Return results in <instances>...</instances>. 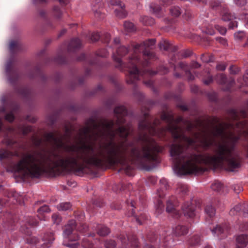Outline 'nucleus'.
<instances>
[{
	"label": "nucleus",
	"instance_id": "obj_1",
	"mask_svg": "<svg viewBox=\"0 0 248 248\" xmlns=\"http://www.w3.org/2000/svg\"><path fill=\"white\" fill-rule=\"evenodd\" d=\"M114 113L116 118V124L118 126L115 130L113 129V120L104 119L97 124L93 118L87 120L86 126L80 129V137L91 139L93 137L94 141L98 138H108L109 140L100 145L96 152L91 144L84 143L80 147L65 145L62 138L56 136V134L60 135L59 132H51L45 134L46 141L58 148L63 149V153L49 152L47 154H43L37 152V155L27 153L15 163L13 158L20 157L19 150L23 148V145L20 140L6 137L3 142L13 151L1 149L0 161L7 171L18 173L23 181L28 178H38L48 172L61 173L71 170L76 174H82L89 166L100 168L104 166H120L129 176L133 174V167L130 162L149 169L157 160L155 152L159 151V147L145 134L138 135L137 140L141 142L140 148L131 141L115 142L116 134L126 141L133 130L130 123L123 125L125 123L124 117L127 114L124 106L116 107Z\"/></svg>",
	"mask_w": 248,
	"mask_h": 248
},
{
	"label": "nucleus",
	"instance_id": "obj_2",
	"mask_svg": "<svg viewBox=\"0 0 248 248\" xmlns=\"http://www.w3.org/2000/svg\"><path fill=\"white\" fill-rule=\"evenodd\" d=\"M229 116L234 122H220L217 117H214V130L212 132L214 137L220 138L223 143L218 145L216 151V155L210 153L204 154L187 153L184 151V146L181 143L172 144L170 147V155L172 157L173 169L179 175L197 174L203 171L200 165L216 169L225 165L230 171H234L241 166V157L238 154L234 151L240 136L235 135L230 131L228 134L226 131L235 128L243 129L246 123L240 121L241 118L247 117L245 109L238 111L230 109L228 111Z\"/></svg>",
	"mask_w": 248,
	"mask_h": 248
},
{
	"label": "nucleus",
	"instance_id": "obj_3",
	"mask_svg": "<svg viewBox=\"0 0 248 248\" xmlns=\"http://www.w3.org/2000/svg\"><path fill=\"white\" fill-rule=\"evenodd\" d=\"M204 127L203 122L200 119H197L195 124L185 120L183 117L179 116L174 118L171 112H163L160 119L154 118L148 112H145L138 124L139 131L138 135H145L151 140H153L155 146L159 147V151L155 152L157 160L154 162L149 169H146L140 164H135L138 167L146 170H150L155 168L160 162L159 154L161 153L164 148L159 145L151 136H164L167 131L171 133L175 140L185 142L187 146L194 145L197 140H200L202 147L205 149H209L215 142V139L208 137L205 131L204 134L200 138L201 134L199 132H193L194 128L201 129Z\"/></svg>",
	"mask_w": 248,
	"mask_h": 248
},
{
	"label": "nucleus",
	"instance_id": "obj_4",
	"mask_svg": "<svg viewBox=\"0 0 248 248\" xmlns=\"http://www.w3.org/2000/svg\"><path fill=\"white\" fill-rule=\"evenodd\" d=\"M155 43V39L147 40L140 44L132 46V54L130 56L126 63L121 61V58L125 56L129 49L121 46L117 49L116 53L113 54V59L116 62V67L122 71L128 72L126 81L128 84H135L140 80V77L144 78L155 75L157 71L149 69L148 67L152 62L155 61L157 57L153 50Z\"/></svg>",
	"mask_w": 248,
	"mask_h": 248
},
{
	"label": "nucleus",
	"instance_id": "obj_5",
	"mask_svg": "<svg viewBox=\"0 0 248 248\" xmlns=\"http://www.w3.org/2000/svg\"><path fill=\"white\" fill-rule=\"evenodd\" d=\"M168 231L163 233L159 237L160 246L156 248L153 244L157 238L155 232H150L146 235L143 248H170V242L172 239L170 234H167Z\"/></svg>",
	"mask_w": 248,
	"mask_h": 248
},
{
	"label": "nucleus",
	"instance_id": "obj_6",
	"mask_svg": "<svg viewBox=\"0 0 248 248\" xmlns=\"http://www.w3.org/2000/svg\"><path fill=\"white\" fill-rule=\"evenodd\" d=\"M160 187L157 190V194L160 199L163 198L165 195L166 193L165 191L166 190L168 187L167 181L165 178H162L160 180ZM164 204L161 199H157L155 203L156 212L157 214H160L164 211Z\"/></svg>",
	"mask_w": 248,
	"mask_h": 248
},
{
	"label": "nucleus",
	"instance_id": "obj_7",
	"mask_svg": "<svg viewBox=\"0 0 248 248\" xmlns=\"http://www.w3.org/2000/svg\"><path fill=\"white\" fill-rule=\"evenodd\" d=\"M118 238L121 242V248H140L137 237L134 234L127 235L121 233L118 236Z\"/></svg>",
	"mask_w": 248,
	"mask_h": 248
},
{
	"label": "nucleus",
	"instance_id": "obj_8",
	"mask_svg": "<svg viewBox=\"0 0 248 248\" xmlns=\"http://www.w3.org/2000/svg\"><path fill=\"white\" fill-rule=\"evenodd\" d=\"M6 73L9 82L15 86L19 78L17 69L14 67V61L9 60L6 64Z\"/></svg>",
	"mask_w": 248,
	"mask_h": 248
},
{
	"label": "nucleus",
	"instance_id": "obj_9",
	"mask_svg": "<svg viewBox=\"0 0 248 248\" xmlns=\"http://www.w3.org/2000/svg\"><path fill=\"white\" fill-rule=\"evenodd\" d=\"M211 7L214 10H217L220 11L222 19L224 21H231L234 18L233 15H232L229 12L225 5L222 4L218 0L212 2Z\"/></svg>",
	"mask_w": 248,
	"mask_h": 248
},
{
	"label": "nucleus",
	"instance_id": "obj_10",
	"mask_svg": "<svg viewBox=\"0 0 248 248\" xmlns=\"http://www.w3.org/2000/svg\"><path fill=\"white\" fill-rule=\"evenodd\" d=\"M77 223L75 220H70L63 229L64 237L68 238L70 241H76L79 240V236L75 233H73Z\"/></svg>",
	"mask_w": 248,
	"mask_h": 248
},
{
	"label": "nucleus",
	"instance_id": "obj_11",
	"mask_svg": "<svg viewBox=\"0 0 248 248\" xmlns=\"http://www.w3.org/2000/svg\"><path fill=\"white\" fill-rule=\"evenodd\" d=\"M0 223H2L5 229L11 230L14 229V227L17 224L15 221V217L9 213L0 214Z\"/></svg>",
	"mask_w": 248,
	"mask_h": 248
},
{
	"label": "nucleus",
	"instance_id": "obj_12",
	"mask_svg": "<svg viewBox=\"0 0 248 248\" xmlns=\"http://www.w3.org/2000/svg\"><path fill=\"white\" fill-rule=\"evenodd\" d=\"M216 81L223 86L225 91H229L235 83V81L232 78H227L225 75L218 74L215 77Z\"/></svg>",
	"mask_w": 248,
	"mask_h": 248
},
{
	"label": "nucleus",
	"instance_id": "obj_13",
	"mask_svg": "<svg viewBox=\"0 0 248 248\" xmlns=\"http://www.w3.org/2000/svg\"><path fill=\"white\" fill-rule=\"evenodd\" d=\"M176 204L175 198L171 197L167 202L166 211L169 213H172L174 217L178 218L181 217V213L176 209Z\"/></svg>",
	"mask_w": 248,
	"mask_h": 248
},
{
	"label": "nucleus",
	"instance_id": "obj_14",
	"mask_svg": "<svg viewBox=\"0 0 248 248\" xmlns=\"http://www.w3.org/2000/svg\"><path fill=\"white\" fill-rule=\"evenodd\" d=\"M215 202H210L206 204L204 211L206 214V222L209 224L212 223L213 218L216 214V209L214 207Z\"/></svg>",
	"mask_w": 248,
	"mask_h": 248
},
{
	"label": "nucleus",
	"instance_id": "obj_15",
	"mask_svg": "<svg viewBox=\"0 0 248 248\" xmlns=\"http://www.w3.org/2000/svg\"><path fill=\"white\" fill-rule=\"evenodd\" d=\"M182 210L185 216L193 218L196 215L195 207L191 202H185L182 206Z\"/></svg>",
	"mask_w": 248,
	"mask_h": 248
},
{
	"label": "nucleus",
	"instance_id": "obj_16",
	"mask_svg": "<svg viewBox=\"0 0 248 248\" xmlns=\"http://www.w3.org/2000/svg\"><path fill=\"white\" fill-rule=\"evenodd\" d=\"M9 130L15 134L16 135L27 136L29 133L32 131V127L30 125H19L16 128L10 127Z\"/></svg>",
	"mask_w": 248,
	"mask_h": 248
},
{
	"label": "nucleus",
	"instance_id": "obj_17",
	"mask_svg": "<svg viewBox=\"0 0 248 248\" xmlns=\"http://www.w3.org/2000/svg\"><path fill=\"white\" fill-rule=\"evenodd\" d=\"M75 216L77 220L79 222V225L77 228V231L83 233H85L88 230V227L86 224L81 222L84 219V214L82 212H77L75 213Z\"/></svg>",
	"mask_w": 248,
	"mask_h": 248
},
{
	"label": "nucleus",
	"instance_id": "obj_18",
	"mask_svg": "<svg viewBox=\"0 0 248 248\" xmlns=\"http://www.w3.org/2000/svg\"><path fill=\"white\" fill-rule=\"evenodd\" d=\"M81 47L80 40L78 38L71 39L67 45L68 52L74 53L78 50Z\"/></svg>",
	"mask_w": 248,
	"mask_h": 248
},
{
	"label": "nucleus",
	"instance_id": "obj_19",
	"mask_svg": "<svg viewBox=\"0 0 248 248\" xmlns=\"http://www.w3.org/2000/svg\"><path fill=\"white\" fill-rule=\"evenodd\" d=\"M241 211L243 212L245 216L248 215V205L246 203L244 204H238L232 209L229 214L231 216L236 215Z\"/></svg>",
	"mask_w": 248,
	"mask_h": 248
},
{
	"label": "nucleus",
	"instance_id": "obj_20",
	"mask_svg": "<svg viewBox=\"0 0 248 248\" xmlns=\"http://www.w3.org/2000/svg\"><path fill=\"white\" fill-rule=\"evenodd\" d=\"M100 39L103 42L108 44L110 41V35L108 33H104L101 35L98 32H94L92 33L91 39L93 42H96Z\"/></svg>",
	"mask_w": 248,
	"mask_h": 248
},
{
	"label": "nucleus",
	"instance_id": "obj_21",
	"mask_svg": "<svg viewBox=\"0 0 248 248\" xmlns=\"http://www.w3.org/2000/svg\"><path fill=\"white\" fill-rule=\"evenodd\" d=\"M39 16L45 21V27L49 29H54L55 27L54 22L48 19L47 13L43 10H40L38 11Z\"/></svg>",
	"mask_w": 248,
	"mask_h": 248
},
{
	"label": "nucleus",
	"instance_id": "obj_22",
	"mask_svg": "<svg viewBox=\"0 0 248 248\" xmlns=\"http://www.w3.org/2000/svg\"><path fill=\"white\" fill-rule=\"evenodd\" d=\"M54 239L53 233L46 232L45 233L42 238V240L44 241L42 244L43 248H49Z\"/></svg>",
	"mask_w": 248,
	"mask_h": 248
},
{
	"label": "nucleus",
	"instance_id": "obj_23",
	"mask_svg": "<svg viewBox=\"0 0 248 248\" xmlns=\"http://www.w3.org/2000/svg\"><path fill=\"white\" fill-rule=\"evenodd\" d=\"M236 240V248H245L248 243V235L246 234L240 235L237 237Z\"/></svg>",
	"mask_w": 248,
	"mask_h": 248
},
{
	"label": "nucleus",
	"instance_id": "obj_24",
	"mask_svg": "<svg viewBox=\"0 0 248 248\" xmlns=\"http://www.w3.org/2000/svg\"><path fill=\"white\" fill-rule=\"evenodd\" d=\"M93 227L96 231V232L100 236H104L110 233L109 228L103 225L94 224Z\"/></svg>",
	"mask_w": 248,
	"mask_h": 248
},
{
	"label": "nucleus",
	"instance_id": "obj_25",
	"mask_svg": "<svg viewBox=\"0 0 248 248\" xmlns=\"http://www.w3.org/2000/svg\"><path fill=\"white\" fill-rule=\"evenodd\" d=\"M4 194H6L9 198H13L16 200V202L20 204L23 202V196L13 190L7 191Z\"/></svg>",
	"mask_w": 248,
	"mask_h": 248
},
{
	"label": "nucleus",
	"instance_id": "obj_26",
	"mask_svg": "<svg viewBox=\"0 0 248 248\" xmlns=\"http://www.w3.org/2000/svg\"><path fill=\"white\" fill-rule=\"evenodd\" d=\"M150 9L153 13L158 17H162L164 15V9L156 3H151Z\"/></svg>",
	"mask_w": 248,
	"mask_h": 248
},
{
	"label": "nucleus",
	"instance_id": "obj_27",
	"mask_svg": "<svg viewBox=\"0 0 248 248\" xmlns=\"http://www.w3.org/2000/svg\"><path fill=\"white\" fill-rule=\"evenodd\" d=\"M22 46L18 41H12L9 44V49L12 54L22 50Z\"/></svg>",
	"mask_w": 248,
	"mask_h": 248
},
{
	"label": "nucleus",
	"instance_id": "obj_28",
	"mask_svg": "<svg viewBox=\"0 0 248 248\" xmlns=\"http://www.w3.org/2000/svg\"><path fill=\"white\" fill-rule=\"evenodd\" d=\"M159 47L161 49H163L164 50L170 49L173 51H176L177 48L176 46H172L166 40H163L160 41L159 44Z\"/></svg>",
	"mask_w": 248,
	"mask_h": 248
},
{
	"label": "nucleus",
	"instance_id": "obj_29",
	"mask_svg": "<svg viewBox=\"0 0 248 248\" xmlns=\"http://www.w3.org/2000/svg\"><path fill=\"white\" fill-rule=\"evenodd\" d=\"M176 236H181L186 234L188 232V228L184 225H179L173 230Z\"/></svg>",
	"mask_w": 248,
	"mask_h": 248
},
{
	"label": "nucleus",
	"instance_id": "obj_30",
	"mask_svg": "<svg viewBox=\"0 0 248 248\" xmlns=\"http://www.w3.org/2000/svg\"><path fill=\"white\" fill-rule=\"evenodd\" d=\"M135 213L132 209L131 215L134 216L136 222L140 225L142 224V222L148 219V216L145 213H140L139 215H135Z\"/></svg>",
	"mask_w": 248,
	"mask_h": 248
},
{
	"label": "nucleus",
	"instance_id": "obj_31",
	"mask_svg": "<svg viewBox=\"0 0 248 248\" xmlns=\"http://www.w3.org/2000/svg\"><path fill=\"white\" fill-rule=\"evenodd\" d=\"M176 192L181 196L186 195L188 192L187 186L184 184L178 183L176 188Z\"/></svg>",
	"mask_w": 248,
	"mask_h": 248
},
{
	"label": "nucleus",
	"instance_id": "obj_32",
	"mask_svg": "<svg viewBox=\"0 0 248 248\" xmlns=\"http://www.w3.org/2000/svg\"><path fill=\"white\" fill-rule=\"evenodd\" d=\"M19 107L18 105L16 104L14 105L12 110L5 115V119L7 121L11 123L15 120L14 113L18 110Z\"/></svg>",
	"mask_w": 248,
	"mask_h": 248
},
{
	"label": "nucleus",
	"instance_id": "obj_33",
	"mask_svg": "<svg viewBox=\"0 0 248 248\" xmlns=\"http://www.w3.org/2000/svg\"><path fill=\"white\" fill-rule=\"evenodd\" d=\"M51 14L57 21L60 20L62 16V12L58 6H54L52 8Z\"/></svg>",
	"mask_w": 248,
	"mask_h": 248
},
{
	"label": "nucleus",
	"instance_id": "obj_34",
	"mask_svg": "<svg viewBox=\"0 0 248 248\" xmlns=\"http://www.w3.org/2000/svg\"><path fill=\"white\" fill-rule=\"evenodd\" d=\"M124 8V4H120L119 7L115 10V14L118 17L123 18L126 17L127 12Z\"/></svg>",
	"mask_w": 248,
	"mask_h": 248
},
{
	"label": "nucleus",
	"instance_id": "obj_35",
	"mask_svg": "<svg viewBox=\"0 0 248 248\" xmlns=\"http://www.w3.org/2000/svg\"><path fill=\"white\" fill-rule=\"evenodd\" d=\"M140 21L145 26H152L155 23L154 18L145 16H141Z\"/></svg>",
	"mask_w": 248,
	"mask_h": 248
},
{
	"label": "nucleus",
	"instance_id": "obj_36",
	"mask_svg": "<svg viewBox=\"0 0 248 248\" xmlns=\"http://www.w3.org/2000/svg\"><path fill=\"white\" fill-rule=\"evenodd\" d=\"M179 65L181 68L185 70V75L187 79L189 80H193L194 77L189 70H187V64L184 62H180Z\"/></svg>",
	"mask_w": 248,
	"mask_h": 248
},
{
	"label": "nucleus",
	"instance_id": "obj_37",
	"mask_svg": "<svg viewBox=\"0 0 248 248\" xmlns=\"http://www.w3.org/2000/svg\"><path fill=\"white\" fill-rule=\"evenodd\" d=\"M201 241V238L199 235H194L189 239L188 244L191 246H195L199 245Z\"/></svg>",
	"mask_w": 248,
	"mask_h": 248
},
{
	"label": "nucleus",
	"instance_id": "obj_38",
	"mask_svg": "<svg viewBox=\"0 0 248 248\" xmlns=\"http://www.w3.org/2000/svg\"><path fill=\"white\" fill-rule=\"evenodd\" d=\"M38 222L35 218L31 217H28L25 219V225L27 228H28V226H35L37 225Z\"/></svg>",
	"mask_w": 248,
	"mask_h": 248
},
{
	"label": "nucleus",
	"instance_id": "obj_39",
	"mask_svg": "<svg viewBox=\"0 0 248 248\" xmlns=\"http://www.w3.org/2000/svg\"><path fill=\"white\" fill-rule=\"evenodd\" d=\"M37 211H38V218H39L40 220H42V219H45L44 218L45 217H41L40 216H42L43 215V214L45 213H48L50 212V209L49 208V207L46 205H44L42 206H41V207H40L38 210H37Z\"/></svg>",
	"mask_w": 248,
	"mask_h": 248
},
{
	"label": "nucleus",
	"instance_id": "obj_40",
	"mask_svg": "<svg viewBox=\"0 0 248 248\" xmlns=\"http://www.w3.org/2000/svg\"><path fill=\"white\" fill-rule=\"evenodd\" d=\"M211 187L214 191L221 192L224 187V186L220 182L215 181L211 186Z\"/></svg>",
	"mask_w": 248,
	"mask_h": 248
},
{
	"label": "nucleus",
	"instance_id": "obj_41",
	"mask_svg": "<svg viewBox=\"0 0 248 248\" xmlns=\"http://www.w3.org/2000/svg\"><path fill=\"white\" fill-rule=\"evenodd\" d=\"M54 61L59 64H65L68 62V60L63 54H60L54 59Z\"/></svg>",
	"mask_w": 248,
	"mask_h": 248
},
{
	"label": "nucleus",
	"instance_id": "obj_42",
	"mask_svg": "<svg viewBox=\"0 0 248 248\" xmlns=\"http://www.w3.org/2000/svg\"><path fill=\"white\" fill-rule=\"evenodd\" d=\"M59 211H67L71 208V204L69 202H62L57 206Z\"/></svg>",
	"mask_w": 248,
	"mask_h": 248
},
{
	"label": "nucleus",
	"instance_id": "obj_43",
	"mask_svg": "<svg viewBox=\"0 0 248 248\" xmlns=\"http://www.w3.org/2000/svg\"><path fill=\"white\" fill-rule=\"evenodd\" d=\"M124 27L127 32H133L136 30L134 25L129 21H125L124 24Z\"/></svg>",
	"mask_w": 248,
	"mask_h": 248
},
{
	"label": "nucleus",
	"instance_id": "obj_44",
	"mask_svg": "<svg viewBox=\"0 0 248 248\" xmlns=\"http://www.w3.org/2000/svg\"><path fill=\"white\" fill-rule=\"evenodd\" d=\"M225 230H227V227L225 228L220 225H217L216 227L212 229L211 231L214 234H217L218 236L219 234L223 233Z\"/></svg>",
	"mask_w": 248,
	"mask_h": 248
},
{
	"label": "nucleus",
	"instance_id": "obj_45",
	"mask_svg": "<svg viewBox=\"0 0 248 248\" xmlns=\"http://www.w3.org/2000/svg\"><path fill=\"white\" fill-rule=\"evenodd\" d=\"M170 11L171 15L175 17L178 16L182 13L180 7L176 6H172L170 9Z\"/></svg>",
	"mask_w": 248,
	"mask_h": 248
},
{
	"label": "nucleus",
	"instance_id": "obj_46",
	"mask_svg": "<svg viewBox=\"0 0 248 248\" xmlns=\"http://www.w3.org/2000/svg\"><path fill=\"white\" fill-rule=\"evenodd\" d=\"M16 90L18 93L24 97L28 96L29 94V90L27 88L21 87L16 89Z\"/></svg>",
	"mask_w": 248,
	"mask_h": 248
},
{
	"label": "nucleus",
	"instance_id": "obj_47",
	"mask_svg": "<svg viewBox=\"0 0 248 248\" xmlns=\"http://www.w3.org/2000/svg\"><path fill=\"white\" fill-rule=\"evenodd\" d=\"M78 61H87L90 64L93 65L94 64V62L93 60H89V58L87 57V56L84 53L81 54L80 56H79L78 59Z\"/></svg>",
	"mask_w": 248,
	"mask_h": 248
},
{
	"label": "nucleus",
	"instance_id": "obj_48",
	"mask_svg": "<svg viewBox=\"0 0 248 248\" xmlns=\"http://www.w3.org/2000/svg\"><path fill=\"white\" fill-rule=\"evenodd\" d=\"M104 245L106 248H115L116 247V242L112 240H106Z\"/></svg>",
	"mask_w": 248,
	"mask_h": 248
},
{
	"label": "nucleus",
	"instance_id": "obj_49",
	"mask_svg": "<svg viewBox=\"0 0 248 248\" xmlns=\"http://www.w3.org/2000/svg\"><path fill=\"white\" fill-rule=\"evenodd\" d=\"M108 54V52L106 49H100L96 52V55L101 57H106Z\"/></svg>",
	"mask_w": 248,
	"mask_h": 248
},
{
	"label": "nucleus",
	"instance_id": "obj_50",
	"mask_svg": "<svg viewBox=\"0 0 248 248\" xmlns=\"http://www.w3.org/2000/svg\"><path fill=\"white\" fill-rule=\"evenodd\" d=\"M52 219L54 224H59L61 221V217L57 214H54L52 216Z\"/></svg>",
	"mask_w": 248,
	"mask_h": 248
},
{
	"label": "nucleus",
	"instance_id": "obj_51",
	"mask_svg": "<svg viewBox=\"0 0 248 248\" xmlns=\"http://www.w3.org/2000/svg\"><path fill=\"white\" fill-rule=\"evenodd\" d=\"M72 131V129L71 127H68L67 126L65 127V137H66L68 140H69L71 138Z\"/></svg>",
	"mask_w": 248,
	"mask_h": 248
},
{
	"label": "nucleus",
	"instance_id": "obj_52",
	"mask_svg": "<svg viewBox=\"0 0 248 248\" xmlns=\"http://www.w3.org/2000/svg\"><path fill=\"white\" fill-rule=\"evenodd\" d=\"M40 76L43 80L46 79V76L44 74V73L42 72L40 68L38 67H36L35 69V76Z\"/></svg>",
	"mask_w": 248,
	"mask_h": 248
},
{
	"label": "nucleus",
	"instance_id": "obj_53",
	"mask_svg": "<svg viewBox=\"0 0 248 248\" xmlns=\"http://www.w3.org/2000/svg\"><path fill=\"white\" fill-rule=\"evenodd\" d=\"M215 28L222 35H224L226 32V29L219 25H216Z\"/></svg>",
	"mask_w": 248,
	"mask_h": 248
},
{
	"label": "nucleus",
	"instance_id": "obj_54",
	"mask_svg": "<svg viewBox=\"0 0 248 248\" xmlns=\"http://www.w3.org/2000/svg\"><path fill=\"white\" fill-rule=\"evenodd\" d=\"M245 36V33L243 31H239L234 34V37L236 39L241 40Z\"/></svg>",
	"mask_w": 248,
	"mask_h": 248
},
{
	"label": "nucleus",
	"instance_id": "obj_55",
	"mask_svg": "<svg viewBox=\"0 0 248 248\" xmlns=\"http://www.w3.org/2000/svg\"><path fill=\"white\" fill-rule=\"evenodd\" d=\"M216 40L218 41L219 43L222 44V45L225 46L227 45V41L225 38H224L221 37H217L216 38Z\"/></svg>",
	"mask_w": 248,
	"mask_h": 248
},
{
	"label": "nucleus",
	"instance_id": "obj_56",
	"mask_svg": "<svg viewBox=\"0 0 248 248\" xmlns=\"http://www.w3.org/2000/svg\"><path fill=\"white\" fill-rule=\"evenodd\" d=\"M42 143V140L38 138H34L33 139V144L34 146L36 147H40Z\"/></svg>",
	"mask_w": 248,
	"mask_h": 248
},
{
	"label": "nucleus",
	"instance_id": "obj_57",
	"mask_svg": "<svg viewBox=\"0 0 248 248\" xmlns=\"http://www.w3.org/2000/svg\"><path fill=\"white\" fill-rule=\"evenodd\" d=\"M93 11L94 13V16L99 18H102L103 17V15H102V12L100 10H97L95 9L94 7L93 8Z\"/></svg>",
	"mask_w": 248,
	"mask_h": 248
},
{
	"label": "nucleus",
	"instance_id": "obj_58",
	"mask_svg": "<svg viewBox=\"0 0 248 248\" xmlns=\"http://www.w3.org/2000/svg\"><path fill=\"white\" fill-rule=\"evenodd\" d=\"M127 204L129 205L130 204V206L131 207L133 208H137L138 205H137L136 202L132 199H129L127 201Z\"/></svg>",
	"mask_w": 248,
	"mask_h": 248
},
{
	"label": "nucleus",
	"instance_id": "obj_59",
	"mask_svg": "<svg viewBox=\"0 0 248 248\" xmlns=\"http://www.w3.org/2000/svg\"><path fill=\"white\" fill-rule=\"evenodd\" d=\"M66 247L69 248H78V247L79 246V243L77 242L75 243H67L64 244Z\"/></svg>",
	"mask_w": 248,
	"mask_h": 248
},
{
	"label": "nucleus",
	"instance_id": "obj_60",
	"mask_svg": "<svg viewBox=\"0 0 248 248\" xmlns=\"http://www.w3.org/2000/svg\"><path fill=\"white\" fill-rule=\"evenodd\" d=\"M226 67V66L224 63H219L216 66L217 69L219 71H224Z\"/></svg>",
	"mask_w": 248,
	"mask_h": 248
},
{
	"label": "nucleus",
	"instance_id": "obj_61",
	"mask_svg": "<svg viewBox=\"0 0 248 248\" xmlns=\"http://www.w3.org/2000/svg\"><path fill=\"white\" fill-rule=\"evenodd\" d=\"M235 3L238 6L241 7L246 3V0H234Z\"/></svg>",
	"mask_w": 248,
	"mask_h": 248
},
{
	"label": "nucleus",
	"instance_id": "obj_62",
	"mask_svg": "<svg viewBox=\"0 0 248 248\" xmlns=\"http://www.w3.org/2000/svg\"><path fill=\"white\" fill-rule=\"evenodd\" d=\"M203 31L205 33L211 35H214L215 34V31L213 29L209 27L207 28Z\"/></svg>",
	"mask_w": 248,
	"mask_h": 248
},
{
	"label": "nucleus",
	"instance_id": "obj_63",
	"mask_svg": "<svg viewBox=\"0 0 248 248\" xmlns=\"http://www.w3.org/2000/svg\"><path fill=\"white\" fill-rule=\"evenodd\" d=\"M213 81V78L212 76H209L207 78L205 79L203 82L206 85H209Z\"/></svg>",
	"mask_w": 248,
	"mask_h": 248
},
{
	"label": "nucleus",
	"instance_id": "obj_64",
	"mask_svg": "<svg viewBox=\"0 0 248 248\" xmlns=\"http://www.w3.org/2000/svg\"><path fill=\"white\" fill-rule=\"evenodd\" d=\"M161 2L164 6H167L172 3V0H161Z\"/></svg>",
	"mask_w": 248,
	"mask_h": 248
}]
</instances>
